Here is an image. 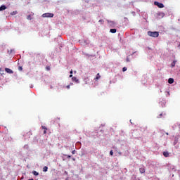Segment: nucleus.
<instances>
[{"label": "nucleus", "instance_id": "obj_26", "mask_svg": "<svg viewBox=\"0 0 180 180\" xmlns=\"http://www.w3.org/2000/svg\"><path fill=\"white\" fill-rule=\"evenodd\" d=\"M72 154H75V150L72 151Z\"/></svg>", "mask_w": 180, "mask_h": 180}, {"label": "nucleus", "instance_id": "obj_17", "mask_svg": "<svg viewBox=\"0 0 180 180\" xmlns=\"http://www.w3.org/2000/svg\"><path fill=\"white\" fill-rule=\"evenodd\" d=\"M27 19L28 20H32V15H28L27 16Z\"/></svg>", "mask_w": 180, "mask_h": 180}, {"label": "nucleus", "instance_id": "obj_20", "mask_svg": "<svg viewBox=\"0 0 180 180\" xmlns=\"http://www.w3.org/2000/svg\"><path fill=\"white\" fill-rule=\"evenodd\" d=\"M46 69L47 71H50V66H46Z\"/></svg>", "mask_w": 180, "mask_h": 180}, {"label": "nucleus", "instance_id": "obj_10", "mask_svg": "<svg viewBox=\"0 0 180 180\" xmlns=\"http://www.w3.org/2000/svg\"><path fill=\"white\" fill-rule=\"evenodd\" d=\"M10 15H11V16H13V15H18V11H13V12H11V13H10Z\"/></svg>", "mask_w": 180, "mask_h": 180}, {"label": "nucleus", "instance_id": "obj_3", "mask_svg": "<svg viewBox=\"0 0 180 180\" xmlns=\"http://www.w3.org/2000/svg\"><path fill=\"white\" fill-rule=\"evenodd\" d=\"M154 5H155L158 8H164V4L162 3H160L158 1H155Z\"/></svg>", "mask_w": 180, "mask_h": 180}, {"label": "nucleus", "instance_id": "obj_1", "mask_svg": "<svg viewBox=\"0 0 180 180\" xmlns=\"http://www.w3.org/2000/svg\"><path fill=\"white\" fill-rule=\"evenodd\" d=\"M148 35L150 36V37H158V36H160V33L157 31H155V32L149 31L148 32Z\"/></svg>", "mask_w": 180, "mask_h": 180}, {"label": "nucleus", "instance_id": "obj_12", "mask_svg": "<svg viewBox=\"0 0 180 180\" xmlns=\"http://www.w3.org/2000/svg\"><path fill=\"white\" fill-rule=\"evenodd\" d=\"M168 82H169V84H174V79L172 78H169L168 79Z\"/></svg>", "mask_w": 180, "mask_h": 180}, {"label": "nucleus", "instance_id": "obj_23", "mask_svg": "<svg viewBox=\"0 0 180 180\" xmlns=\"http://www.w3.org/2000/svg\"><path fill=\"white\" fill-rule=\"evenodd\" d=\"M110 155H113V150H110Z\"/></svg>", "mask_w": 180, "mask_h": 180}, {"label": "nucleus", "instance_id": "obj_25", "mask_svg": "<svg viewBox=\"0 0 180 180\" xmlns=\"http://www.w3.org/2000/svg\"><path fill=\"white\" fill-rule=\"evenodd\" d=\"M126 61H127V63H129V61H130V60L129 59V58H127Z\"/></svg>", "mask_w": 180, "mask_h": 180}, {"label": "nucleus", "instance_id": "obj_24", "mask_svg": "<svg viewBox=\"0 0 180 180\" xmlns=\"http://www.w3.org/2000/svg\"><path fill=\"white\" fill-rule=\"evenodd\" d=\"M47 133V130L44 129V134H46Z\"/></svg>", "mask_w": 180, "mask_h": 180}, {"label": "nucleus", "instance_id": "obj_18", "mask_svg": "<svg viewBox=\"0 0 180 180\" xmlns=\"http://www.w3.org/2000/svg\"><path fill=\"white\" fill-rule=\"evenodd\" d=\"M122 71H123V72H124L125 71H127V68L124 67V68H122Z\"/></svg>", "mask_w": 180, "mask_h": 180}, {"label": "nucleus", "instance_id": "obj_7", "mask_svg": "<svg viewBox=\"0 0 180 180\" xmlns=\"http://www.w3.org/2000/svg\"><path fill=\"white\" fill-rule=\"evenodd\" d=\"M163 155L164 157L168 158L169 157V153H168V151H165L163 152Z\"/></svg>", "mask_w": 180, "mask_h": 180}, {"label": "nucleus", "instance_id": "obj_14", "mask_svg": "<svg viewBox=\"0 0 180 180\" xmlns=\"http://www.w3.org/2000/svg\"><path fill=\"white\" fill-rule=\"evenodd\" d=\"M116 29H110V33H116Z\"/></svg>", "mask_w": 180, "mask_h": 180}, {"label": "nucleus", "instance_id": "obj_16", "mask_svg": "<svg viewBox=\"0 0 180 180\" xmlns=\"http://www.w3.org/2000/svg\"><path fill=\"white\" fill-rule=\"evenodd\" d=\"M32 174H33V175H35V176H37V175H39V172H37L36 171H33Z\"/></svg>", "mask_w": 180, "mask_h": 180}, {"label": "nucleus", "instance_id": "obj_2", "mask_svg": "<svg viewBox=\"0 0 180 180\" xmlns=\"http://www.w3.org/2000/svg\"><path fill=\"white\" fill-rule=\"evenodd\" d=\"M54 14L51 13H46L42 15V18H53Z\"/></svg>", "mask_w": 180, "mask_h": 180}, {"label": "nucleus", "instance_id": "obj_15", "mask_svg": "<svg viewBox=\"0 0 180 180\" xmlns=\"http://www.w3.org/2000/svg\"><path fill=\"white\" fill-rule=\"evenodd\" d=\"M28 135V136H30V134H32V132H30V131H27L26 134H24V137H26V135Z\"/></svg>", "mask_w": 180, "mask_h": 180}, {"label": "nucleus", "instance_id": "obj_30", "mask_svg": "<svg viewBox=\"0 0 180 180\" xmlns=\"http://www.w3.org/2000/svg\"><path fill=\"white\" fill-rule=\"evenodd\" d=\"M161 116H162V114H160L159 117H161Z\"/></svg>", "mask_w": 180, "mask_h": 180}, {"label": "nucleus", "instance_id": "obj_8", "mask_svg": "<svg viewBox=\"0 0 180 180\" xmlns=\"http://www.w3.org/2000/svg\"><path fill=\"white\" fill-rule=\"evenodd\" d=\"M5 9H6V6L2 5L0 6V11H5Z\"/></svg>", "mask_w": 180, "mask_h": 180}, {"label": "nucleus", "instance_id": "obj_13", "mask_svg": "<svg viewBox=\"0 0 180 180\" xmlns=\"http://www.w3.org/2000/svg\"><path fill=\"white\" fill-rule=\"evenodd\" d=\"M48 169H49V167H47V166H45V167H44L43 172H47Z\"/></svg>", "mask_w": 180, "mask_h": 180}, {"label": "nucleus", "instance_id": "obj_29", "mask_svg": "<svg viewBox=\"0 0 180 180\" xmlns=\"http://www.w3.org/2000/svg\"><path fill=\"white\" fill-rule=\"evenodd\" d=\"M69 77H70V78H73L72 75H70Z\"/></svg>", "mask_w": 180, "mask_h": 180}, {"label": "nucleus", "instance_id": "obj_9", "mask_svg": "<svg viewBox=\"0 0 180 180\" xmlns=\"http://www.w3.org/2000/svg\"><path fill=\"white\" fill-rule=\"evenodd\" d=\"M101 79V75H99V73H98L96 75V78L94 79L96 81H98V79Z\"/></svg>", "mask_w": 180, "mask_h": 180}, {"label": "nucleus", "instance_id": "obj_11", "mask_svg": "<svg viewBox=\"0 0 180 180\" xmlns=\"http://www.w3.org/2000/svg\"><path fill=\"white\" fill-rule=\"evenodd\" d=\"M175 64H176V60H174V61L172 63L171 65H172V68H174V67H175Z\"/></svg>", "mask_w": 180, "mask_h": 180}, {"label": "nucleus", "instance_id": "obj_6", "mask_svg": "<svg viewBox=\"0 0 180 180\" xmlns=\"http://www.w3.org/2000/svg\"><path fill=\"white\" fill-rule=\"evenodd\" d=\"M139 172L141 174H144L146 172V169H144V167L139 168Z\"/></svg>", "mask_w": 180, "mask_h": 180}, {"label": "nucleus", "instance_id": "obj_5", "mask_svg": "<svg viewBox=\"0 0 180 180\" xmlns=\"http://www.w3.org/2000/svg\"><path fill=\"white\" fill-rule=\"evenodd\" d=\"M72 81H75L77 84H79V80L76 77H72Z\"/></svg>", "mask_w": 180, "mask_h": 180}, {"label": "nucleus", "instance_id": "obj_32", "mask_svg": "<svg viewBox=\"0 0 180 180\" xmlns=\"http://www.w3.org/2000/svg\"><path fill=\"white\" fill-rule=\"evenodd\" d=\"M19 68H20V70H22V67H20Z\"/></svg>", "mask_w": 180, "mask_h": 180}, {"label": "nucleus", "instance_id": "obj_31", "mask_svg": "<svg viewBox=\"0 0 180 180\" xmlns=\"http://www.w3.org/2000/svg\"><path fill=\"white\" fill-rule=\"evenodd\" d=\"M166 134H167V136H168L169 134H168V132H166Z\"/></svg>", "mask_w": 180, "mask_h": 180}, {"label": "nucleus", "instance_id": "obj_21", "mask_svg": "<svg viewBox=\"0 0 180 180\" xmlns=\"http://www.w3.org/2000/svg\"><path fill=\"white\" fill-rule=\"evenodd\" d=\"M41 128L44 129V130H47V127H46V126H41Z\"/></svg>", "mask_w": 180, "mask_h": 180}, {"label": "nucleus", "instance_id": "obj_4", "mask_svg": "<svg viewBox=\"0 0 180 180\" xmlns=\"http://www.w3.org/2000/svg\"><path fill=\"white\" fill-rule=\"evenodd\" d=\"M5 71L8 74H13V71L12 70H11L10 68H6Z\"/></svg>", "mask_w": 180, "mask_h": 180}, {"label": "nucleus", "instance_id": "obj_22", "mask_svg": "<svg viewBox=\"0 0 180 180\" xmlns=\"http://www.w3.org/2000/svg\"><path fill=\"white\" fill-rule=\"evenodd\" d=\"M98 22H99V23H101V25H102V24H103V22H104V21H103V20H99Z\"/></svg>", "mask_w": 180, "mask_h": 180}, {"label": "nucleus", "instance_id": "obj_27", "mask_svg": "<svg viewBox=\"0 0 180 180\" xmlns=\"http://www.w3.org/2000/svg\"><path fill=\"white\" fill-rule=\"evenodd\" d=\"M72 72H73L72 70H71L70 72V74H71L72 75Z\"/></svg>", "mask_w": 180, "mask_h": 180}, {"label": "nucleus", "instance_id": "obj_19", "mask_svg": "<svg viewBox=\"0 0 180 180\" xmlns=\"http://www.w3.org/2000/svg\"><path fill=\"white\" fill-rule=\"evenodd\" d=\"M65 157H67V158H71V155H64Z\"/></svg>", "mask_w": 180, "mask_h": 180}, {"label": "nucleus", "instance_id": "obj_28", "mask_svg": "<svg viewBox=\"0 0 180 180\" xmlns=\"http://www.w3.org/2000/svg\"><path fill=\"white\" fill-rule=\"evenodd\" d=\"M66 88H67L68 89H70V85H68V86H66Z\"/></svg>", "mask_w": 180, "mask_h": 180}]
</instances>
